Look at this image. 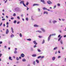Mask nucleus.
<instances>
[{"label": "nucleus", "instance_id": "f257e3e1", "mask_svg": "<svg viewBox=\"0 0 66 66\" xmlns=\"http://www.w3.org/2000/svg\"><path fill=\"white\" fill-rule=\"evenodd\" d=\"M20 3L21 4H22V3L24 6H26V5L24 4V1H21L20 2Z\"/></svg>", "mask_w": 66, "mask_h": 66}, {"label": "nucleus", "instance_id": "f03ea898", "mask_svg": "<svg viewBox=\"0 0 66 66\" xmlns=\"http://www.w3.org/2000/svg\"><path fill=\"white\" fill-rule=\"evenodd\" d=\"M47 3L48 4H52V3L51 2V1L49 0L47 2Z\"/></svg>", "mask_w": 66, "mask_h": 66}, {"label": "nucleus", "instance_id": "7ed1b4c3", "mask_svg": "<svg viewBox=\"0 0 66 66\" xmlns=\"http://www.w3.org/2000/svg\"><path fill=\"white\" fill-rule=\"evenodd\" d=\"M52 36V35H50L49 36L48 38V41H49L50 40V38L51 37V36Z\"/></svg>", "mask_w": 66, "mask_h": 66}, {"label": "nucleus", "instance_id": "20e7f679", "mask_svg": "<svg viewBox=\"0 0 66 66\" xmlns=\"http://www.w3.org/2000/svg\"><path fill=\"white\" fill-rule=\"evenodd\" d=\"M21 56L22 57H24V54L23 53L21 55Z\"/></svg>", "mask_w": 66, "mask_h": 66}, {"label": "nucleus", "instance_id": "39448f33", "mask_svg": "<svg viewBox=\"0 0 66 66\" xmlns=\"http://www.w3.org/2000/svg\"><path fill=\"white\" fill-rule=\"evenodd\" d=\"M9 30L7 29H6V34H7L9 33Z\"/></svg>", "mask_w": 66, "mask_h": 66}, {"label": "nucleus", "instance_id": "423d86ee", "mask_svg": "<svg viewBox=\"0 0 66 66\" xmlns=\"http://www.w3.org/2000/svg\"><path fill=\"white\" fill-rule=\"evenodd\" d=\"M33 42L35 45H37V43H36V42L35 41H33Z\"/></svg>", "mask_w": 66, "mask_h": 66}, {"label": "nucleus", "instance_id": "0eeeda50", "mask_svg": "<svg viewBox=\"0 0 66 66\" xmlns=\"http://www.w3.org/2000/svg\"><path fill=\"white\" fill-rule=\"evenodd\" d=\"M41 2H42L44 3V4H45V2L44 0H41Z\"/></svg>", "mask_w": 66, "mask_h": 66}, {"label": "nucleus", "instance_id": "6e6552de", "mask_svg": "<svg viewBox=\"0 0 66 66\" xmlns=\"http://www.w3.org/2000/svg\"><path fill=\"white\" fill-rule=\"evenodd\" d=\"M35 5H39V4H34L33 5V6H35Z\"/></svg>", "mask_w": 66, "mask_h": 66}, {"label": "nucleus", "instance_id": "1a4fd4ad", "mask_svg": "<svg viewBox=\"0 0 66 66\" xmlns=\"http://www.w3.org/2000/svg\"><path fill=\"white\" fill-rule=\"evenodd\" d=\"M55 59V57H52V60L53 61H54Z\"/></svg>", "mask_w": 66, "mask_h": 66}, {"label": "nucleus", "instance_id": "9d476101", "mask_svg": "<svg viewBox=\"0 0 66 66\" xmlns=\"http://www.w3.org/2000/svg\"><path fill=\"white\" fill-rule=\"evenodd\" d=\"M34 26L35 27H39V26L36 25V24H35L34 25Z\"/></svg>", "mask_w": 66, "mask_h": 66}, {"label": "nucleus", "instance_id": "9b49d317", "mask_svg": "<svg viewBox=\"0 0 66 66\" xmlns=\"http://www.w3.org/2000/svg\"><path fill=\"white\" fill-rule=\"evenodd\" d=\"M32 56L33 57H35V56H36V54H33L32 55Z\"/></svg>", "mask_w": 66, "mask_h": 66}, {"label": "nucleus", "instance_id": "f8f14e48", "mask_svg": "<svg viewBox=\"0 0 66 66\" xmlns=\"http://www.w3.org/2000/svg\"><path fill=\"white\" fill-rule=\"evenodd\" d=\"M62 36H61L58 39V41H59L61 40V39L62 38Z\"/></svg>", "mask_w": 66, "mask_h": 66}, {"label": "nucleus", "instance_id": "ddd939ff", "mask_svg": "<svg viewBox=\"0 0 66 66\" xmlns=\"http://www.w3.org/2000/svg\"><path fill=\"white\" fill-rule=\"evenodd\" d=\"M41 29L42 31H43V32H45V30L43 29V28H41Z\"/></svg>", "mask_w": 66, "mask_h": 66}, {"label": "nucleus", "instance_id": "4468645a", "mask_svg": "<svg viewBox=\"0 0 66 66\" xmlns=\"http://www.w3.org/2000/svg\"><path fill=\"white\" fill-rule=\"evenodd\" d=\"M44 14H48V12L46 11H44Z\"/></svg>", "mask_w": 66, "mask_h": 66}, {"label": "nucleus", "instance_id": "2eb2a0df", "mask_svg": "<svg viewBox=\"0 0 66 66\" xmlns=\"http://www.w3.org/2000/svg\"><path fill=\"white\" fill-rule=\"evenodd\" d=\"M11 29L12 31V33H13L14 32V30H13V28L11 27Z\"/></svg>", "mask_w": 66, "mask_h": 66}, {"label": "nucleus", "instance_id": "dca6fc26", "mask_svg": "<svg viewBox=\"0 0 66 66\" xmlns=\"http://www.w3.org/2000/svg\"><path fill=\"white\" fill-rule=\"evenodd\" d=\"M36 62H37V63H39V61L38 60H36Z\"/></svg>", "mask_w": 66, "mask_h": 66}, {"label": "nucleus", "instance_id": "f3484780", "mask_svg": "<svg viewBox=\"0 0 66 66\" xmlns=\"http://www.w3.org/2000/svg\"><path fill=\"white\" fill-rule=\"evenodd\" d=\"M22 61H23V62H26V60L25 59H22Z\"/></svg>", "mask_w": 66, "mask_h": 66}, {"label": "nucleus", "instance_id": "a211bd4d", "mask_svg": "<svg viewBox=\"0 0 66 66\" xmlns=\"http://www.w3.org/2000/svg\"><path fill=\"white\" fill-rule=\"evenodd\" d=\"M37 32H39V33H42V32L41 31H40L39 30H37Z\"/></svg>", "mask_w": 66, "mask_h": 66}, {"label": "nucleus", "instance_id": "6ab92c4d", "mask_svg": "<svg viewBox=\"0 0 66 66\" xmlns=\"http://www.w3.org/2000/svg\"><path fill=\"white\" fill-rule=\"evenodd\" d=\"M43 9L44 10H47V8H45V7L43 8Z\"/></svg>", "mask_w": 66, "mask_h": 66}, {"label": "nucleus", "instance_id": "aec40b11", "mask_svg": "<svg viewBox=\"0 0 66 66\" xmlns=\"http://www.w3.org/2000/svg\"><path fill=\"white\" fill-rule=\"evenodd\" d=\"M14 36V35H12L11 36V37L12 38V37H13Z\"/></svg>", "mask_w": 66, "mask_h": 66}, {"label": "nucleus", "instance_id": "412c9836", "mask_svg": "<svg viewBox=\"0 0 66 66\" xmlns=\"http://www.w3.org/2000/svg\"><path fill=\"white\" fill-rule=\"evenodd\" d=\"M20 37H22V34H20Z\"/></svg>", "mask_w": 66, "mask_h": 66}, {"label": "nucleus", "instance_id": "4be33fe9", "mask_svg": "<svg viewBox=\"0 0 66 66\" xmlns=\"http://www.w3.org/2000/svg\"><path fill=\"white\" fill-rule=\"evenodd\" d=\"M37 50L38 52H41V51L39 49H37Z\"/></svg>", "mask_w": 66, "mask_h": 66}, {"label": "nucleus", "instance_id": "5701e85b", "mask_svg": "<svg viewBox=\"0 0 66 66\" xmlns=\"http://www.w3.org/2000/svg\"><path fill=\"white\" fill-rule=\"evenodd\" d=\"M12 59V58L11 57H9V60H11V61H12V59Z\"/></svg>", "mask_w": 66, "mask_h": 66}, {"label": "nucleus", "instance_id": "b1692460", "mask_svg": "<svg viewBox=\"0 0 66 66\" xmlns=\"http://www.w3.org/2000/svg\"><path fill=\"white\" fill-rule=\"evenodd\" d=\"M28 4H29V2H27V3L26 4V5H28Z\"/></svg>", "mask_w": 66, "mask_h": 66}, {"label": "nucleus", "instance_id": "393cba45", "mask_svg": "<svg viewBox=\"0 0 66 66\" xmlns=\"http://www.w3.org/2000/svg\"><path fill=\"white\" fill-rule=\"evenodd\" d=\"M27 40H29V41H31V39H27Z\"/></svg>", "mask_w": 66, "mask_h": 66}, {"label": "nucleus", "instance_id": "a878e982", "mask_svg": "<svg viewBox=\"0 0 66 66\" xmlns=\"http://www.w3.org/2000/svg\"><path fill=\"white\" fill-rule=\"evenodd\" d=\"M44 43H45V40H43L42 44H44Z\"/></svg>", "mask_w": 66, "mask_h": 66}, {"label": "nucleus", "instance_id": "bb28decb", "mask_svg": "<svg viewBox=\"0 0 66 66\" xmlns=\"http://www.w3.org/2000/svg\"><path fill=\"white\" fill-rule=\"evenodd\" d=\"M57 47H55V48H54V50H56V49H57Z\"/></svg>", "mask_w": 66, "mask_h": 66}, {"label": "nucleus", "instance_id": "cd10ccee", "mask_svg": "<svg viewBox=\"0 0 66 66\" xmlns=\"http://www.w3.org/2000/svg\"><path fill=\"white\" fill-rule=\"evenodd\" d=\"M16 22H17V21H16V20H15L14 22V23H16Z\"/></svg>", "mask_w": 66, "mask_h": 66}, {"label": "nucleus", "instance_id": "c85d7f7f", "mask_svg": "<svg viewBox=\"0 0 66 66\" xmlns=\"http://www.w3.org/2000/svg\"><path fill=\"white\" fill-rule=\"evenodd\" d=\"M33 64H34V65H35V61H34L33 62Z\"/></svg>", "mask_w": 66, "mask_h": 66}, {"label": "nucleus", "instance_id": "c756f323", "mask_svg": "<svg viewBox=\"0 0 66 66\" xmlns=\"http://www.w3.org/2000/svg\"><path fill=\"white\" fill-rule=\"evenodd\" d=\"M40 57L41 58V56H39L37 58L38 59H40Z\"/></svg>", "mask_w": 66, "mask_h": 66}, {"label": "nucleus", "instance_id": "7c9ffc66", "mask_svg": "<svg viewBox=\"0 0 66 66\" xmlns=\"http://www.w3.org/2000/svg\"><path fill=\"white\" fill-rule=\"evenodd\" d=\"M17 19H20V17L19 16H17Z\"/></svg>", "mask_w": 66, "mask_h": 66}, {"label": "nucleus", "instance_id": "2f4dec72", "mask_svg": "<svg viewBox=\"0 0 66 66\" xmlns=\"http://www.w3.org/2000/svg\"><path fill=\"white\" fill-rule=\"evenodd\" d=\"M57 5L58 6H60V4L59 3L57 4Z\"/></svg>", "mask_w": 66, "mask_h": 66}, {"label": "nucleus", "instance_id": "473e14b6", "mask_svg": "<svg viewBox=\"0 0 66 66\" xmlns=\"http://www.w3.org/2000/svg\"><path fill=\"white\" fill-rule=\"evenodd\" d=\"M52 36H55V35L56 34H52Z\"/></svg>", "mask_w": 66, "mask_h": 66}, {"label": "nucleus", "instance_id": "72a5a7b5", "mask_svg": "<svg viewBox=\"0 0 66 66\" xmlns=\"http://www.w3.org/2000/svg\"><path fill=\"white\" fill-rule=\"evenodd\" d=\"M41 59H43V58H44V56H43L42 57V56H41Z\"/></svg>", "mask_w": 66, "mask_h": 66}, {"label": "nucleus", "instance_id": "f704fd0d", "mask_svg": "<svg viewBox=\"0 0 66 66\" xmlns=\"http://www.w3.org/2000/svg\"><path fill=\"white\" fill-rule=\"evenodd\" d=\"M34 48H35V47H36V45H34Z\"/></svg>", "mask_w": 66, "mask_h": 66}, {"label": "nucleus", "instance_id": "c9c22d12", "mask_svg": "<svg viewBox=\"0 0 66 66\" xmlns=\"http://www.w3.org/2000/svg\"><path fill=\"white\" fill-rule=\"evenodd\" d=\"M6 25H9V22H6Z\"/></svg>", "mask_w": 66, "mask_h": 66}, {"label": "nucleus", "instance_id": "e433bc0d", "mask_svg": "<svg viewBox=\"0 0 66 66\" xmlns=\"http://www.w3.org/2000/svg\"><path fill=\"white\" fill-rule=\"evenodd\" d=\"M13 16H16V14L14 13L13 14Z\"/></svg>", "mask_w": 66, "mask_h": 66}, {"label": "nucleus", "instance_id": "4c0bfd02", "mask_svg": "<svg viewBox=\"0 0 66 66\" xmlns=\"http://www.w3.org/2000/svg\"><path fill=\"white\" fill-rule=\"evenodd\" d=\"M38 37L39 38H42V36H39Z\"/></svg>", "mask_w": 66, "mask_h": 66}, {"label": "nucleus", "instance_id": "58836bf2", "mask_svg": "<svg viewBox=\"0 0 66 66\" xmlns=\"http://www.w3.org/2000/svg\"><path fill=\"white\" fill-rule=\"evenodd\" d=\"M26 20H27V21H28V18H26Z\"/></svg>", "mask_w": 66, "mask_h": 66}, {"label": "nucleus", "instance_id": "ea45409f", "mask_svg": "<svg viewBox=\"0 0 66 66\" xmlns=\"http://www.w3.org/2000/svg\"><path fill=\"white\" fill-rule=\"evenodd\" d=\"M17 60H19V58L18 57H17L16 58Z\"/></svg>", "mask_w": 66, "mask_h": 66}, {"label": "nucleus", "instance_id": "a19ab883", "mask_svg": "<svg viewBox=\"0 0 66 66\" xmlns=\"http://www.w3.org/2000/svg\"><path fill=\"white\" fill-rule=\"evenodd\" d=\"M60 37H61V35H59L58 36V37L59 38Z\"/></svg>", "mask_w": 66, "mask_h": 66}, {"label": "nucleus", "instance_id": "79ce46f5", "mask_svg": "<svg viewBox=\"0 0 66 66\" xmlns=\"http://www.w3.org/2000/svg\"><path fill=\"white\" fill-rule=\"evenodd\" d=\"M60 43L61 44H63V42H62V41H60Z\"/></svg>", "mask_w": 66, "mask_h": 66}, {"label": "nucleus", "instance_id": "37998d69", "mask_svg": "<svg viewBox=\"0 0 66 66\" xmlns=\"http://www.w3.org/2000/svg\"><path fill=\"white\" fill-rule=\"evenodd\" d=\"M31 19H32V20H34L33 19V16H31Z\"/></svg>", "mask_w": 66, "mask_h": 66}, {"label": "nucleus", "instance_id": "c03bdc74", "mask_svg": "<svg viewBox=\"0 0 66 66\" xmlns=\"http://www.w3.org/2000/svg\"><path fill=\"white\" fill-rule=\"evenodd\" d=\"M20 23V22L19 21H18L17 22V24H19Z\"/></svg>", "mask_w": 66, "mask_h": 66}, {"label": "nucleus", "instance_id": "a18cd8bd", "mask_svg": "<svg viewBox=\"0 0 66 66\" xmlns=\"http://www.w3.org/2000/svg\"><path fill=\"white\" fill-rule=\"evenodd\" d=\"M38 11H39V12L40 11V9H38Z\"/></svg>", "mask_w": 66, "mask_h": 66}, {"label": "nucleus", "instance_id": "49530a36", "mask_svg": "<svg viewBox=\"0 0 66 66\" xmlns=\"http://www.w3.org/2000/svg\"><path fill=\"white\" fill-rule=\"evenodd\" d=\"M17 52L16 51H15L14 52V53H16Z\"/></svg>", "mask_w": 66, "mask_h": 66}, {"label": "nucleus", "instance_id": "de8ad7c7", "mask_svg": "<svg viewBox=\"0 0 66 66\" xmlns=\"http://www.w3.org/2000/svg\"><path fill=\"white\" fill-rule=\"evenodd\" d=\"M5 19H2V21H4V20H5Z\"/></svg>", "mask_w": 66, "mask_h": 66}, {"label": "nucleus", "instance_id": "09e8293b", "mask_svg": "<svg viewBox=\"0 0 66 66\" xmlns=\"http://www.w3.org/2000/svg\"><path fill=\"white\" fill-rule=\"evenodd\" d=\"M2 55V54H0V57H1V56Z\"/></svg>", "mask_w": 66, "mask_h": 66}, {"label": "nucleus", "instance_id": "8fccbe9b", "mask_svg": "<svg viewBox=\"0 0 66 66\" xmlns=\"http://www.w3.org/2000/svg\"><path fill=\"white\" fill-rule=\"evenodd\" d=\"M2 23H1V24H0V26H1V25H2Z\"/></svg>", "mask_w": 66, "mask_h": 66}, {"label": "nucleus", "instance_id": "3c124183", "mask_svg": "<svg viewBox=\"0 0 66 66\" xmlns=\"http://www.w3.org/2000/svg\"><path fill=\"white\" fill-rule=\"evenodd\" d=\"M56 7V6L55 5L54 6V7L53 8V9H54Z\"/></svg>", "mask_w": 66, "mask_h": 66}, {"label": "nucleus", "instance_id": "603ef678", "mask_svg": "<svg viewBox=\"0 0 66 66\" xmlns=\"http://www.w3.org/2000/svg\"><path fill=\"white\" fill-rule=\"evenodd\" d=\"M2 44V42H0V44Z\"/></svg>", "mask_w": 66, "mask_h": 66}, {"label": "nucleus", "instance_id": "864d4df0", "mask_svg": "<svg viewBox=\"0 0 66 66\" xmlns=\"http://www.w3.org/2000/svg\"><path fill=\"white\" fill-rule=\"evenodd\" d=\"M11 19L12 20L13 19H14V18H11Z\"/></svg>", "mask_w": 66, "mask_h": 66}, {"label": "nucleus", "instance_id": "5fc2aeb1", "mask_svg": "<svg viewBox=\"0 0 66 66\" xmlns=\"http://www.w3.org/2000/svg\"><path fill=\"white\" fill-rule=\"evenodd\" d=\"M27 10H28L29 9V8H28V7H27Z\"/></svg>", "mask_w": 66, "mask_h": 66}, {"label": "nucleus", "instance_id": "6e6d98bb", "mask_svg": "<svg viewBox=\"0 0 66 66\" xmlns=\"http://www.w3.org/2000/svg\"><path fill=\"white\" fill-rule=\"evenodd\" d=\"M7 0H6V1H5V3H6V2H7Z\"/></svg>", "mask_w": 66, "mask_h": 66}, {"label": "nucleus", "instance_id": "4d7b16f0", "mask_svg": "<svg viewBox=\"0 0 66 66\" xmlns=\"http://www.w3.org/2000/svg\"><path fill=\"white\" fill-rule=\"evenodd\" d=\"M19 59H21V56L19 57Z\"/></svg>", "mask_w": 66, "mask_h": 66}, {"label": "nucleus", "instance_id": "13d9d810", "mask_svg": "<svg viewBox=\"0 0 66 66\" xmlns=\"http://www.w3.org/2000/svg\"><path fill=\"white\" fill-rule=\"evenodd\" d=\"M54 22H57V21H54Z\"/></svg>", "mask_w": 66, "mask_h": 66}, {"label": "nucleus", "instance_id": "bf43d9fd", "mask_svg": "<svg viewBox=\"0 0 66 66\" xmlns=\"http://www.w3.org/2000/svg\"><path fill=\"white\" fill-rule=\"evenodd\" d=\"M58 52H59V53H60V50Z\"/></svg>", "mask_w": 66, "mask_h": 66}, {"label": "nucleus", "instance_id": "052dcab7", "mask_svg": "<svg viewBox=\"0 0 66 66\" xmlns=\"http://www.w3.org/2000/svg\"><path fill=\"white\" fill-rule=\"evenodd\" d=\"M60 57H61V56H59L58 57V58H60Z\"/></svg>", "mask_w": 66, "mask_h": 66}, {"label": "nucleus", "instance_id": "680f3d73", "mask_svg": "<svg viewBox=\"0 0 66 66\" xmlns=\"http://www.w3.org/2000/svg\"><path fill=\"white\" fill-rule=\"evenodd\" d=\"M64 37H66V35H65L64 36Z\"/></svg>", "mask_w": 66, "mask_h": 66}, {"label": "nucleus", "instance_id": "e2e57ef3", "mask_svg": "<svg viewBox=\"0 0 66 66\" xmlns=\"http://www.w3.org/2000/svg\"><path fill=\"white\" fill-rule=\"evenodd\" d=\"M3 26L4 27H5V24H3Z\"/></svg>", "mask_w": 66, "mask_h": 66}, {"label": "nucleus", "instance_id": "0e129e2a", "mask_svg": "<svg viewBox=\"0 0 66 66\" xmlns=\"http://www.w3.org/2000/svg\"><path fill=\"white\" fill-rule=\"evenodd\" d=\"M6 17L7 18H9V17H8V16H6Z\"/></svg>", "mask_w": 66, "mask_h": 66}, {"label": "nucleus", "instance_id": "69168bd1", "mask_svg": "<svg viewBox=\"0 0 66 66\" xmlns=\"http://www.w3.org/2000/svg\"><path fill=\"white\" fill-rule=\"evenodd\" d=\"M3 12H4V10L3 9Z\"/></svg>", "mask_w": 66, "mask_h": 66}, {"label": "nucleus", "instance_id": "338daca9", "mask_svg": "<svg viewBox=\"0 0 66 66\" xmlns=\"http://www.w3.org/2000/svg\"><path fill=\"white\" fill-rule=\"evenodd\" d=\"M9 27V25H7V28H8Z\"/></svg>", "mask_w": 66, "mask_h": 66}, {"label": "nucleus", "instance_id": "774afa93", "mask_svg": "<svg viewBox=\"0 0 66 66\" xmlns=\"http://www.w3.org/2000/svg\"><path fill=\"white\" fill-rule=\"evenodd\" d=\"M3 15V16H4L5 15H4V13H3L2 14Z\"/></svg>", "mask_w": 66, "mask_h": 66}]
</instances>
